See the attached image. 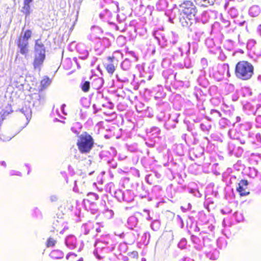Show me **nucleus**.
Listing matches in <instances>:
<instances>
[{
    "mask_svg": "<svg viewBox=\"0 0 261 261\" xmlns=\"http://www.w3.org/2000/svg\"><path fill=\"white\" fill-rule=\"evenodd\" d=\"M88 196L89 197H91V198L93 200H97L98 198V196L94 193H90L88 194Z\"/></svg>",
    "mask_w": 261,
    "mask_h": 261,
    "instance_id": "c756f323",
    "label": "nucleus"
},
{
    "mask_svg": "<svg viewBox=\"0 0 261 261\" xmlns=\"http://www.w3.org/2000/svg\"><path fill=\"white\" fill-rule=\"evenodd\" d=\"M45 47L41 39L35 41L33 65L35 69L40 70L45 59Z\"/></svg>",
    "mask_w": 261,
    "mask_h": 261,
    "instance_id": "f03ea898",
    "label": "nucleus"
},
{
    "mask_svg": "<svg viewBox=\"0 0 261 261\" xmlns=\"http://www.w3.org/2000/svg\"><path fill=\"white\" fill-rule=\"evenodd\" d=\"M92 137L86 133L80 136L77 145L80 151L82 153L89 152L93 145Z\"/></svg>",
    "mask_w": 261,
    "mask_h": 261,
    "instance_id": "20e7f679",
    "label": "nucleus"
},
{
    "mask_svg": "<svg viewBox=\"0 0 261 261\" xmlns=\"http://www.w3.org/2000/svg\"><path fill=\"white\" fill-rule=\"evenodd\" d=\"M184 261H194L193 259L192 258H188V257H186L185 259H184Z\"/></svg>",
    "mask_w": 261,
    "mask_h": 261,
    "instance_id": "a19ab883",
    "label": "nucleus"
},
{
    "mask_svg": "<svg viewBox=\"0 0 261 261\" xmlns=\"http://www.w3.org/2000/svg\"><path fill=\"white\" fill-rule=\"evenodd\" d=\"M253 65L247 61H240L236 66L235 74L236 76L242 80L250 79L253 74Z\"/></svg>",
    "mask_w": 261,
    "mask_h": 261,
    "instance_id": "7ed1b4c3",
    "label": "nucleus"
},
{
    "mask_svg": "<svg viewBox=\"0 0 261 261\" xmlns=\"http://www.w3.org/2000/svg\"><path fill=\"white\" fill-rule=\"evenodd\" d=\"M33 105L38 108L43 104L45 101V96L39 93H34L32 95Z\"/></svg>",
    "mask_w": 261,
    "mask_h": 261,
    "instance_id": "423d86ee",
    "label": "nucleus"
},
{
    "mask_svg": "<svg viewBox=\"0 0 261 261\" xmlns=\"http://www.w3.org/2000/svg\"><path fill=\"white\" fill-rule=\"evenodd\" d=\"M88 233H89V230H86V231L85 232V234H87Z\"/></svg>",
    "mask_w": 261,
    "mask_h": 261,
    "instance_id": "09e8293b",
    "label": "nucleus"
},
{
    "mask_svg": "<svg viewBox=\"0 0 261 261\" xmlns=\"http://www.w3.org/2000/svg\"><path fill=\"white\" fill-rule=\"evenodd\" d=\"M81 87L84 92H88L90 88V82L88 81H85L82 83L81 84Z\"/></svg>",
    "mask_w": 261,
    "mask_h": 261,
    "instance_id": "b1692460",
    "label": "nucleus"
},
{
    "mask_svg": "<svg viewBox=\"0 0 261 261\" xmlns=\"http://www.w3.org/2000/svg\"><path fill=\"white\" fill-rule=\"evenodd\" d=\"M1 165L4 166V167H6V163L4 161H3L1 163Z\"/></svg>",
    "mask_w": 261,
    "mask_h": 261,
    "instance_id": "c03bdc74",
    "label": "nucleus"
},
{
    "mask_svg": "<svg viewBox=\"0 0 261 261\" xmlns=\"http://www.w3.org/2000/svg\"><path fill=\"white\" fill-rule=\"evenodd\" d=\"M65 107V104L62 105V106H61V110H62V111L63 113H64V109Z\"/></svg>",
    "mask_w": 261,
    "mask_h": 261,
    "instance_id": "79ce46f5",
    "label": "nucleus"
},
{
    "mask_svg": "<svg viewBox=\"0 0 261 261\" xmlns=\"http://www.w3.org/2000/svg\"><path fill=\"white\" fill-rule=\"evenodd\" d=\"M150 233L148 232H144L142 236L141 241L143 244L147 245L149 241Z\"/></svg>",
    "mask_w": 261,
    "mask_h": 261,
    "instance_id": "412c9836",
    "label": "nucleus"
},
{
    "mask_svg": "<svg viewBox=\"0 0 261 261\" xmlns=\"http://www.w3.org/2000/svg\"><path fill=\"white\" fill-rule=\"evenodd\" d=\"M50 256L55 259H60L63 257L64 253L60 250H54L50 253Z\"/></svg>",
    "mask_w": 261,
    "mask_h": 261,
    "instance_id": "a211bd4d",
    "label": "nucleus"
},
{
    "mask_svg": "<svg viewBox=\"0 0 261 261\" xmlns=\"http://www.w3.org/2000/svg\"><path fill=\"white\" fill-rule=\"evenodd\" d=\"M12 138L11 137H5V136L4 135H0V140L1 141H9L10 140H11Z\"/></svg>",
    "mask_w": 261,
    "mask_h": 261,
    "instance_id": "7c9ffc66",
    "label": "nucleus"
},
{
    "mask_svg": "<svg viewBox=\"0 0 261 261\" xmlns=\"http://www.w3.org/2000/svg\"><path fill=\"white\" fill-rule=\"evenodd\" d=\"M255 137L258 141L261 142V135L260 134H256L255 135Z\"/></svg>",
    "mask_w": 261,
    "mask_h": 261,
    "instance_id": "4c0bfd02",
    "label": "nucleus"
},
{
    "mask_svg": "<svg viewBox=\"0 0 261 261\" xmlns=\"http://www.w3.org/2000/svg\"><path fill=\"white\" fill-rule=\"evenodd\" d=\"M76 257V255L74 254V253H68L67 255H66V258L67 259H74V258ZM71 261H79V260H71Z\"/></svg>",
    "mask_w": 261,
    "mask_h": 261,
    "instance_id": "c85d7f7f",
    "label": "nucleus"
},
{
    "mask_svg": "<svg viewBox=\"0 0 261 261\" xmlns=\"http://www.w3.org/2000/svg\"><path fill=\"white\" fill-rule=\"evenodd\" d=\"M133 254H134V255H136V254H137V252H133Z\"/></svg>",
    "mask_w": 261,
    "mask_h": 261,
    "instance_id": "3c124183",
    "label": "nucleus"
},
{
    "mask_svg": "<svg viewBox=\"0 0 261 261\" xmlns=\"http://www.w3.org/2000/svg\"><path fill=\"white\" fill-rule=\"evenodd\" d=\"M151 132H154V133H158V132H160V129L157 127H154L153 128H151Z\"/></svg>",
    "mask_w": 261,
    "mask_h": 261,
    "instance_id": "c9c22d12",
    "label": "nucleus"
},
{
    "mask_svg": "<svg viewBox=\"0 0 261 261\" xmlns=\"http://www.w3.org/2000/svg\"><path fill=\"white\" fill-rule=\"evenodd\" d=\"M77 49L80 54L81 55L80 58L82 59H86L89 55L88 51L84 48V45L82 44H79L77 46Z\"/></svg>",
    "mask_w": 261,
    "mask_h": 261,
    "instance_id": "ddd939ff",
    "label": "nucleus"
},
{
    "mask_svg": "<svg viewBox=\"0 0 261 261\" xmlns=\"http://www.w3.org/2000/svg\"><path fill=\"white\" fill-rule=\"evenodd\" d=\"M160 226V223L158 220H154L151 224V227L154 230H156Z\"/></svg>",
    "mask_w": 261,
    "mask_h": 261,
    "instance_id": "a878e982",
    "label": "nucleus"
},
{
    "mask_svg": "<svg viewBox=\"0 0 261 261\" xmlns=\"http://www.w3.org/2000/svg\"><path fill=\"white\" fill-rule=\"evenodd\" d=\"M24 79L21 76H16L14 77L13 85L16 88L21 89L23 87Z\"/></svg>",
    "mask_w": 261,
    "mask_h": 261,
    "instance_id": "4468645a",
    "label": "nucleus"
},
{
    "mask_svg": "<svg viewBox=\"0 0 261 261\" xmlns=\"http://www.w3.org/2000/svg\"><path fill=\"white\" fill-rule=\"evenodd\" d=\"M160 35V33L159 32H155L154 33V36L155 37V38L159 41H160V37L159 36V35Z\"/></svg>",
    "mask_w": 261,
    "mask_h": 261,
    "instance_id": "e433bc0d",
    "label": "nucleus"
},
{
    "mask_svg": "<svg viewBox=\"0 0 261 261\" xmlns=\"http://www.w3.org/2000/svg\"><path fill=\"white\" fill-rule=\"evenodd\" d=\"M179 11L182 16L179 20L184 27H189L193 23L197 9L194 4L191 1H185L179 5Z\"/></svg>",
    "mask_w": 261,
    "mask_h": 261,
    "instance_id": "f257e3e1",
    "label": "nucleus"
},
{
    "mask_svg": "<svg viewBox=\"0 0 261 261\" xmlns=\"http://www.w3.org/2000/svg\"><path fill=\"white\" fill-rule=\"evenodd\" d=\"M216 0H195L197 5L200 7H207L213 5Z\"/></svg>",
    "mask_w": 261,
    "mask_h": 261,
    "instance_id": "f3484780",
    "label": "nucleus"
},
{
    "mask_svg": "<svg viewBox=\"0 0 261 261\" xmlns=\"http://www.w3.org/2000/svg\"><path fill=\"white\" fill-rule=\"evenodd\" d=\"M20 112L26 117V119L27 120V122L26 123L25 125V126H26L28 124V123L32 117V110L30 108V105L28 106L27 105H25V106L21 108V109L20 110Z\"/></svg>",
    "mask_w": 261,
    "mask_h": 261,
    "instance_id": "9d476101",
    "label": "nucleus"
},
{
    "mask_svg": "<svg viewBox=\"0 0 261 261\" xmlns=\"http://www.w3.org/2000/svg\"><path fill=\"white\" fill-rule=\"evenodd\" d=\"M18 48L21 54L27 55L29 53V42L24 38L19 37L17 41Z\"/></svg>",
    "mask_w": 261,
    "mask_h": 261,
    "instance_id": "39448f33",
    "label": "nucleus"
},
{
    "mask_svg": "<svg viewBox=\"0 0 261 261\" xmlns=\"http://www.w3.org/2000/svg\"><path fill=\"white\" fill-rule=\"evenodd\" d=\"M104 81L102 77H96L93 81L92 86L95 89L101 88L103 84Z\"/></svg>",
    "mask_w": 261,
    "mask_h": 261,
    "instance_id": "dca6fc26",
    "label": "nucleus"
},
{
    "mask_svg": "<svg viewBox=\"0 0 261 261\" xmlns=\"http://www.w3.org/2000/svg\"><path fill=\"white\" fill-rule=\"evenodd\" d=\"M235 11H236V10L235 9H234V8H233V9H232L231 10V13H232L233 12H235Z\"/></svg>",
    "mask_w": 261,
    "mask_h": 261,
    "instance_id": "49530a36",
    "label": "nucleus"
},
{
    "mask_svg": "<svg viewBox=\"0 0 261 261\" xmlns=\"http://www.w3.org/2000/svg\"><path fill=\"white\" fill-rule=\"evenodd\" d=\"M141 261H146V259L144 258H142V260Z\"/></svg>",
    "mask_w": 261,
    "mask_h": 261,
    "instance_id": "603ef678",
    "label": "nucleus"
},
{
    "mask_svg": "<svg viewBox=\"0 0 261 261\" xmlns=\"http://www.w3.org/2000/svg\"><path fill=\"white\" fill-rule=\"evenodd\" d=\"M212 42V40L211 39H207V40H206L205 43H206V44H208V43H210V42Z\"/></svg>",
    "mask_w": 261,
    "mask_h": 261,
    "instance_id": "37998d69",
    "label": "nucleus"
},
{
    "mask_svg": "<svg viewBox=\"0 0 261 261\" xmlns=\"http://www.w3.org/2000/svg\"><path fill=\"white\" fill-rule=\"evenodd\" d=\"M260 12V10L259 7L257 5H254L250 7L249 9V14L252 17H256L258 16Z\"/></svg>",
    "mask_w": 261,
    "mask_h": 261,
    "instance_id": "6ab92c4d",
    "label": "nucleus"
},
{
    "mask_svg": "<svg viewBox=\"0 0 261 261\" xmlns=\"http://www.w3.org/2000/svg\"><path fill=\"white\" fill-rule=\"evenodd\" d=\"M74 183H75V187L74 188V189H75V186H76V181H74Z\"/></svg>",
    "mask_w": 261,
    "mask_h": 261,
    "instance_id": "6e6d98bb",
    "label": "nucleus"
},
{
    "mask_svg": "<svg viewBox=\"0 0 261 261\" xmlns=\"http://www.w3.org/2000/svg\"><path fill=\"white\" fill-rule=\"evenodd\" d=\"M127 222L131 227L136 226L137 224V219L134 216L129 217L127 220Z\"/></svg>",
    "mask_w": 261,
    "mask_h": 261,
    "instance_id": "5701e85b",
    "label": "nucleus"
},
{
    "mask_svg": "<svg viewBox=\"0 0 261 261\" xmlns=\"http://www.w3.org/2000/svg\"><path fill=\"white\" fill-rule=\"evenodd\" d=\"M53 227L57 231H59L60 233H63L64 230L68 228L66 227V225H65L62 229V227H63V222L62 220H57L54 222L53 223Z\"/></svg>",
    "mask_w": 261,
    "mask_h": 261,
    "instance_id": "9b49d317",
    "label": "nucleus"
},
{
    "mask_svg": "<svg viewBox=\"0 0 261 261\" xmlns=\"http://www.w3.org/2000/svg\"><path fill=\"white\" fill-rule=\"evenodd\" d=\"M168 38L169 39L168 40L164 36H162V39L164 40L165 42H168L169 41L173 44H175L178 41V36L176 34L172 32L169 35Z\"/></svg>",
    "mask_w": 261,
    "mask_h": 261,
    "instance_id": "f8f14e48",
    "label": "nucleus"
},
{
    "mask_svg": "<svg viewBox=\"0 0 261 261\" xmlns=\"http://www.w3.org/2000/svg\"><path fill=\"white\" fill-rule=\"evenodd\" d=\"M96 231H97V232H99L100 230V229H99L97 228V229H96Z\"/></svg>",
    "mask_w": 261,
    "mask_h": 261,
    "instance_id": "864d4df0",
    "label": "nucleus"
},
{
    "mask_svg": "<svg viewBox=\"0 0 261 261\" xmlns=\"http://www.w3.org/2000/svg\"><path fill=\"white\" fill-rule=\"evenodd\" d=\"M214 112L216 113H217L218 114H219V116H220L221 114H220V113L219 111H218L217 110H214Z\"/></svg>",
    "mask_w": 261,
    "mask_h": 261,
    "instance_id": "a18cd8bd",
    "label": "nucleus"
},
{
    "mask_svg": "<svg viewBox=\"0 0 261 261\" xmlns=\"http://www.w3.org/2000/svg\"><path fill=\"white\" fill-rule=\"evenodd\" d=\"M116 78H117V80L119 81H121V82H125L126 80V77H122V78H121V77H120V76L118 74H116Z\"/></svg>",
    "mask_w": 261,
    "mask_h": 261,
    "instance_id": "72a5a7b5",
    "label": "nucleus"
},
{
    "mask_svg": "<svg viewBox=\"0 0 261 261\" xmlns=\"http://www.w3.org/2000/svg\"><path fill=\"white\" fill-rule=\"evenodd\" d=\"M50 199L53 202L56 201L58 200V197L56 195H51Z\"/></svg>",
    "mask_w": 261,
    "mask_h": 261,
    "instance_id": "f704fd0d",
    "label": "nucleus"
},
{
    "mask_svg": "<svg viewBox=\"0 0 261 261\" xmlns=\"http://www.w3.org/2000/svg\"><path fill=\"white\" fill-rule=\"evenodd\" d=\"M108 63H105V67L109 74L112 75L115 72L116 66L114 65V58L109 57L107 58Z\"/></svg>",
    "mask_w": 261,
    "mask_h": 261,
    "instance_id": "0eeeda50",
    "label": "nucleus"
},
{
    "mask_svg": "<svg viewBox=\"0 0 261 261\" xmlns=\"http://www.w3.org/2000/svg\"><path fill=\"white\" fill-rule=\"evenodd\" d=\"M201 63L203 66V68H204L205 67V66H206L207 65V60L205 58H202L201 60Z\"/></svg>",
    "mask_w": 261,
    "mask_h": 261,
    "instance_id": "2f4dec72",
    "label": "nucleus"
},
{
    "mask_svg": "<svg viewBox=\"0 0 261 261\" xmlns=\"http://www.w3.org/2000/svg\"><path fill=\"white\" fill-rule=\"evenodd\" d=\"M258 79L260 81H261V74L259 75L258 76Z\"/></svg>",
    "mask_w": 261,
    "mask_h": 261,
    "instance_id": "de8ad7c7",
    "label": "nucleus"
},
{
    "mask_svg": "<svg viewBox=\"0 0 261 261\" xmlns=\"http://www.w3.org/2000/svg\"><path fill=\"white\" fill-rule=\"evenodd\" d=\"M51 83V80L48 77H45L41 81V86L43 88H45L48 87Z\"/></svg>",
    "mask_w": 261,
    "mask_h": 261,
    "instance_id": "4be33fe9",
    "label": "nucleus"
},
{
    "mask_svg": "<svg viewBox=\"0 0 261 261\" xmlns=\"http://www.w3.org/2000/svg\"><path fill=\"white\" fill-rule=\"evenodd\" d=\"M65 244L69 249H73L76 247V239L73 235H69L65 239Z\"/></svg>",
    "mask_w": 261,
    "mask_h": 261,
    "instance_id": "1a4fd4ad",
    "label": "nucleus"
},
{
    "mask_svg": "<svg viewBox=\"0 0 261 261\" xmlns=\"http://www.w3.org/2000/svg\"><path fill=\"white\" fill-rule=\"evenodd\" d=\"M88 226H89V225L86 224V225H85V226H84V227L86 228V227H88Z\"/></svg>",
    "mask_w": 261,
    "mask_h": 261,
    "instance_id": "5fc2aeb1",
    "label": "nucleus"
},
{
    "mask_svg": "<svg viewBox=\"0 0 261 261\" xmlns=\"http://www.w3.org/2000/svg\"><path fill=\"white\" fill-rule=\"evenodd\" d=\"M247 185L248 181L245 180H242L239 184L237 190L241 196H246L249 194V192L246 191Z\"/></svg>",
    "mask_w": 261,
    "mask_h": 261,
    "instance_id": "6e6552de",
    "label": "nucleus"
},
{
    "mask_svg": "<svg viewBox=\"0 0 261 261\" xmlns=\"http://www.w3.org/2000/svg\"><path fill=\"white\" fill-rule=\"evenodd\" d=\"M145 212H146L148 213V217H147V218H146V219H147V220H151V217H150V216H149V211H148V210H145Z\"/></svg>",
    "mask_w": 261,
    "mask_h": 261,
    "instance_id": "58836bf2",
    "label": "nucleus"
},
{
    "mask_svg": "<svg viewBox=\"0 0 261 261\" xmlns=\"http://www.w3.org/2000/svg\"><path fill=\"white\" fill-rule=\"evenodd\" d=\"M32 35V32L30 30H27L24 34H21L20 37L24 38L26 40H28L31 38Z\"/></svg>",
    "mask_w": 261,
    "mask_h": 261,
    "instance_id": "393cba45",
    "label": "nucleus"
},
{
    "mask_svg": "<svg viewBox=\"0 0 261 261\" xmlns=\"http://www.w3.org/2000/svg\"><path fill=\"white\" fill-rule=\"evenodd\" d=\"M56 243V240H55L52 238H49L47 240V247H53L55 245Z\"/></svg>",
    "mask_w": 261,
    "mask_h": 261,
    "instance_id": "cd10ccee",
    "label": "nucleus"
},
{
    "mask_svg": "<svg viewBox=\"0 0 261 261\" xmlns=\"http://www.w3.org/2000/svg\"><path fill=\"white\" fill-rule=\"evenodd\" d=\"M32 1L33 0L24 1L23 6L22 8L21 12H23L26 16H28L30 14V4L32 2Z\"/></svg>",
    "mask_w": 261,
    "mask_h": 261,
    "instance_id": "2eb2a0df",
    "label": "nucleus"
},
{
    "mask_svg": "<svg viewBox=\"0 0 261 261\" xmlns=\"http://www.w3.org/2000/svg\"><path fill=\"white\" fill-rule=\"evenodd\" d=\"M243 1V0H238V1H239V2H241V1Z\"/></svg>",
    "mask_w": 261,
    "mask_h": 261,
    "instance_id": "4d7b16f0",
    "label": "nucleus"
},
{
    "mask_svg": "<svg viewBox=\"0 0 261 261\" xmlns=\"http://www.w3.org/2000/svg\"><path fill=\"white\" fill-rule=\"evenodd\" d=\"M10 175H18V176H21V174L19 171H16L13 170V171H11L10 172Z\"/></svg>",
    "mask_w": 261,
    "mask_h": 261,
    "instance_id": "473e14b6",
    "label": "nucleus"
},
{
    "mask_svg": "<svg viewBox=\"0 0 261 261\" xmlns=\"http://www.w3.org/2000/svg\"><path fill=\"white\" fill-rule=\"evenodd\" d=\"M257 31L259 33V34L261 36V24L258 25L257 28Z\"/></svg>",
    "mask_w": 261,
    "mask_h": 261,
    "instance_id": "ea45409f",
    "label": "nucleus"
},
{
    "mask_svg": "<svg viewBox=\"0 0 261 261\" xmlns=\"http://www.w3.org/2000/svg\"><path fill=\"white\" fill-rule=\"evenodd\" d=\"M131 66V62L129 60L126 59L121 63V68L124 70H128Z\"/></svg>",
    "mask_w": 261,
    "mask_h": 261,
    "instance_id": "aec40b11",
    "label": "nucleus"
},
{
    "mask_svg": "<svg viewBox=\"0 0 261 261\" xmlns=\"http://www.w3.org/2000/svg\"><path fill=\"white\" fill-rule=\"evenodd\" d=\"M187 244V241L185 239H181L178 244V247L180 249H184Z\"/></svg>",
    "mask_w": 261,
    "mask_h": 261,
    "instance_id": "bb28decb",
    "label": "nucleus"
},
{
    "mask_svg": "<svg viewBox=\"0 0 261 261\" xmlns=\"http://www.w3.org/2000/svg\"><path fill=\"white\" fill-rule=\"evenodd\" d=\"M260 118H261V116H259L256 119H257V120L258 121L259 120V119H260Z\"/></svg>",
    "mask_w": 261,
    "mask_h": 261,
    "instance_id": "8fccbe9b",
    "label": "nucleus"
}]
</instances>
